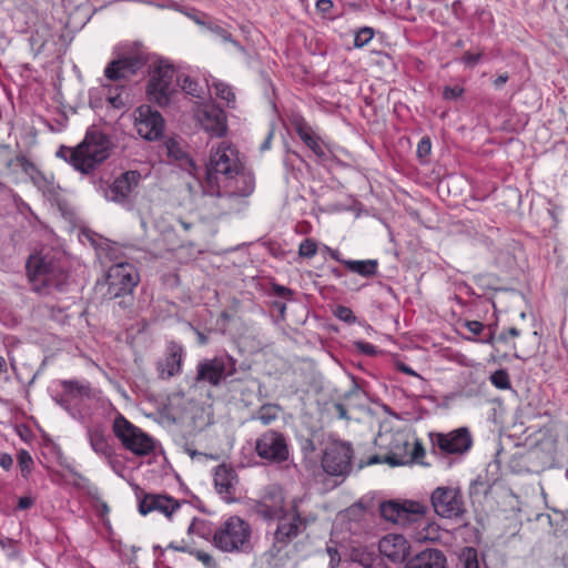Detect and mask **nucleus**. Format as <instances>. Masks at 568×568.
I'll return each instance as SVG.
<instances>
[{
	"instance_id": "obj_60",
	"label": "nucleus",
	"mask_w": 568,
	"mask_h": 568,
	"mask_svg": "<svg viewBox=\"0 0 568 568\" xmlns=\"http://www.w3.org/2000/svg\"><path fill=\"white\" fill-rule=\"evenodd\" d=\"M34 504V499L29 496L20 497L18 500V508L21 510L29 509Z\"/></svg>"
},
{
	"instance_id": "obj_1",
	"label": "nucleus",
	"mask_w": 568,
	"mask_h": 568,
	"mask_svg": "<svg viewBox=\"0 0 568 568\" xmlns=\"http://www.w3.org/2000/svg\"><path fill=\"white\" fill-rule=\"evenodd\" d=\"M206 191L229 192L226 200L234 202L237 197L251 195L255 189L254 176L251 173L240 171V164L231 150V144L226 148H217L211 153L210 161L205 166Z\"/></svg>"
},
{
	"instance_id": "obj_35",
	"label": "nucleus",
	"mask_w": 568,
	"mask_h": 568,
	"mask_svg": "<svg viewBox=\"0 0 568 568\" xmlns=\"http://www.w3.org/2000/svg\"><path fill=\"white\" fill-rule=\"evenodd\" d=\"M210 87L214 88L215 95L225 101L227 108H235L236 97L232 87L223 81L213 80Z\"/></svg>"
},
{
	"instance_id": "obj_59",
	"label": "nucleus",
	"mask_w": 568,
	"mask_h": 568,
	"mask_svg": "<svg viewBox=\"0 0 568 568\" xmlns=\"http://www.w3.org/2000/svg\"><path fill=\"white\" fill-rule=\"evenodd\" d=\"M465 568H479L476 551L474 549L468 550V556L465 560Z\"/></svg>"
},
{
	"instance_id": "obj_51",
	"label": "nucleus",
	"mask_w": 568,
	"mask_h": 568,
	"mask_svg": "<svg viewBox=\"0 0 568 568\" xmlns=\"http://www.w3.org/2000/svg\"><path fill=\"white\" fill-rule=\"evenodd\" d=\"M463 325L474 336L480 335L485 331V325L481 322H478V321H466Z\"/></svg>"
},
{
	"instance_id": "obj_58",
	"label": "nucleus",
	"mask_w": 568,
	"mask_h": 568,
	"mask_svg": "<svg viewBox=\"0 0 568 568\" xmlns=\"http://www.w3.org/2000/svg\"><path fill=\"white\" fill-rule=\"evenodd\" d=\"M334 414L341 418V419H349V416L347 415V408L345 404L343 403H335L333 405Z\"/></svg>"
},
{
	"instance_id": "obj_19",
	"label": "nucleus",
	"mask_w": 568,
	"mask_h": 568,
	"mask_svg": "<svg viewBox=\"0 0 568 568\" xmlns=\"http://www.w3.org/2000/svg\"><path fill=\"white\" fill-rule=\"evenodd\" d=\"M379 552L393 562H403L409 555V545L402 535H386L378 542Z\"/></svg>"
},
{
	"instance_id": "obj_26",
	"label": "nucleus",
	"mask_w": 568,
	"mask_h": 568,
	"mask_svg": "<svg viewBox=\"0 0 568 568\" xmlns=\"http://www.w3.org/2000/svg\"><path fill=\"white\" fill-rule=\"evenodd\" d=\"M200 27L210 31L223 42L232 43L236 49L243 50L242 45L232 37V34L217 21L206 18L204 13L190 16Z\"/></svg>"
},
{
	"instance_id": "obj_48",
	"label": "nucleus",
	"mask_w": 568,
	"mask_h": 568,
	"mask_svg": "<svg viewBox=\"0 0 568 568\" xmlns=\"http://www.w3.org/2000/svg\"><path fill=\"white\" fill-rule=\"evenodd\" d=\"M484 54V51L480 50L478 51L477 53H473L470 51H466L462 58V61L464 64H466L467 67H475L479 63L481 57Z\"/></svg>"
},
{
	"instance_id": "obj_14",
	"label": "nucleus",
	"mask_w": 568,
	"mask_h": 568,
	"mask_svg": "<svg viewBox=\"0 0 568 568\" xmlns=\"http://www.w3.org/2000/svg\"><path fill=\"white\" fill-rule=\"evenodd\" d=\"M353 450L349 444L335 442L327 446L322 457V467L331 476L346 477L352 469Z\"/></svg>"
},
{
	"instance_id": "obj_17",
	"label": "nucleus",
	"mask_w": 568,
	"mask_h": 568,
	"mask_svg": "<svg viewBox=\"0 0 568 568\" xmlns=\"http://www.w3.org/2000/svg\"><path fill=\"white\" fill-rule=\"evenodd\" d=\"M196 118L211 139H221L227 132L225 112L216 104L209 103L199 108Z\"/></svg>"
},
{
	"instance_id": "obj_6",
	"label": "nucleus",
	"mask_w": 568,
	"mask_h": 568,
	"mask_svg": "<svg viewBox=\"0 0 568 568\" xmlns=\"http://www.w3.org/2000/svg\"><path fill=\"white\" fill-rule=\"evenodd\" d=\"M175 70L168 61L159 60L153 63L146 85L149 101L165 106L176 91L174 84Z\"/></svg>"
},
{
	"instance_id": "obj_52",
	"label": "nucleus",
	"mask_w": 568,
	"mask_h": 568,
	"mask_svg": "<svg viewBox=\"0 0 568 568\" xmlns=\"http://www.w3.org/2000/svg\"><path fill=\"white\" fill-rule=\"evenodd\" d=\"M432 144H417L416 154L422 163H428Z\"/></svg>"
},
{
	"instance_id": "obj_56",
	"label": "nucleus",
	"mask_w": 568,
	"mask_h": 568,
	"mask_svg": "<svg viewBox=\"0 0 568 568\" xmlns=\"http://www.w3.org/2000/svg\"><path fill=\"white\" fill-rule=\"evenodd\" d=\"M116 298H119L118 305L122 310L130 308L133 305V293L121 294Z\"/></svg>"
},
{
	"instance_id": "obj_2",
	"label": "nucleus",
	"mask_w": 568,
	"mask_h": 568,
	"mask_svg": "<svg viewBox=\"0 0 568 568\" xmlns=\"http://www.w3.org/2000/svg\"><path fill=\"white\" fill-rule=\"evenodd\" d=\"M26 268L32 291L38 294L49 295L53 292L67 291L69 275L51 252L30 255Z\"/></svg>"
},
{
	"instance_id": "obj_7",
	"label": "nucleus",
	"mask_w": 568,
	"mask_h": 568,
	"mask_svg": "<svg viewBox=\"0 0 568 568\" xmlns=\"http://www.w3.org/2000/svg\"><path fill=\"white\" fill-rule=\"evenodd\" d=\"M112 429L122 446L136 456L150 455L155 449V440L121 414L114 418Z\"/></svg>"
},
{
	"instance_id": "obj_50",
	"label": "nucleus",
	"mask_w": 568,
	"mask_h": 568,
	"mask_svg": "<svg viewBox=\"0 0 568 568\" xmlns=\"http://www.w3.org/2000/svg\"><path fill=\"white\" fill-rule=\"evenodd\" d=\"M281 509H283L282 506L270 507L266 504H263L261 506V514L263 515L264 518H267V519L276 518L277 519V517L281 515Z\"/></svg>"
},
{
	"instance_id": "obj_47",
	"label": "nucleus",
	"mask_w": 568,
	"mask_h": 568,
	"mask_svg": "<svg viewBox=\"0 0 568 568\" xmlns=\"http://www.w3.org/2000/svg\"><path fill=\"white\" fill-rule=\"evenodd\" d=\"M382 462L387 463L390 466H398L403 464V462L396 458L395 455H387L384 459H382L378 455H374L368 459L366 465L379 464Z\"/></svg>"
},
{
	"instance_id": "obj_44",
	"label": "nucleus",
	"mask_w": 568,
	"mask_h": 568,
	"mask_svg": "<svg viewBox=\"0 0 568 568\" xmlns=\"http://www.w3.org/2000/svg\"><path fill=\"white\" fill-rule=\"evenodd\" d=\"M189 554L194 556L206 568H217V562L212 555L199 549L189 550Z\"/></svg>"
},
{
	"instance_id": "obj_5",
	"label": "nucleus",
	"mask_w": 568,
	"mask_h": 568,
	"mask_svg": "<svg viewBox=\"0 0 568 568\" xmlns=\"http://www.w3.org/2000/svg\"><path fill=\"white\" fill-rule=\"evenodd\" d=\"M57 155L69 162L75 170L88 174L104 162L110 153L105 144H75V146L62 144Z\"/></svg>"
},
{
	"instance_id": "obj_63",
	"label": "nucleus",
	"mask_w": 568,
	"mask_h": 568,
	"mask_svg": "<svg viewBox=\"0 0 568 568\" xmlns=\"http://www.w3.org/2000/svg\"><path fill=\"white\" fill-rule=\"evenodd\" d=\"M495 333L491 328H489L488 333L484 334L483 337L479 339L481 343L490 344L493 345L495 342Z\"/></svg>"
},
{
	"instance_id": "obj_32",
	"label": "nucleus",
	"mask_w": 568,
	"mask_h": 568,
	"mask_svg": "<svg viewBox=\"0 0 568 568\" xmlns=\"http://www.w3.org/2000/svg\"><path fill=\"white\" fill-rule=\"evenodd\" d=\"M343 264L354 273H357L364 277H372L377 273L378 263L376 260L365 261H343Z\"/></svg>"
},
{
	"instance_id": "obj_3",
	"label": "nucleus",
	"mask_w": 568,
	"mask_h": 568,
	"mask_svg": "<svg viewBox=\"0 0 568 568\" xmlns=\"http://www.w3.org/2000/svg\"><path fill=\"white\" fill-rule=\"evenodd\" d=\"M211 542L229 554H250L253 550L252 527L239 516H231L215 528Z\"/></svg>"
},
{
	"instance_id": "obj_40",
	"label": "nucleus",
	"mask_w": 568,
	"mask_h": 568,
	"mask_svg": "<svg viewBox=\"0 0 568 568\" xmlns=\"http://www.w3.org/2000/svg\"><path fill=\"white\" fill-rule=\"evenodd\" d=\"M491 384L499 389L510 388L509 375L505 369H498L490 375Z\"/></svg>"
},
{
	"instance_id": "obj_31",
	"label": "nucleus",
	"mask_w": 568,
	"mask_h": 568,
	"mask_svg": "<svg viewBox=\"0 0 568 568\" xmlns=\"http://www.w3.org/2000/svg\"><path fill=\"white\" fill-rule=\"evenodd\" d=\"M90 445L92 449L104 457L112 455V448L108 443L104 432L100 427L92 428L88 432Z\"/></svg>"
},
{
	"instance_id": "obj_11",
	"label": "nucleus",
	"mask_w": 568,
	"mask_h": 568,
	"mask_svg": "<svg viewBox=\"0 0 568 568\" xmlns=\"http://www.w3.org/2000/svg\"><path fill=\"white\" fill-rule=\"evenodd\" d=\"M432 507L436 515L446 519H458L467 511L463 493L458 487L439 486L430 495Z\"/></svg>"
},
{
	"instance_id": "obj_13",
	"label": "nucleus",
	"mask_w": 568,
	"mask_h": 568,
	"mask_svg": "<svg viewBox=\"0 0 568 568\" xmlns=\"http://www.w3.org/2000/svg\"><path fill=\"white\" fill-rule=\"evenodd\" d=\"M254 450L261 459L274 464L286 462L290 457L285 436L273 429H268L257 437Z\"/></svg>"
},
{
	"instance_id": "obj_30",
	"label": "nucleus",
	"mask_w": 568,
	"mask_h": 568,
	"mask_svg": "<svg viewBox=\"0 0 568 568\" xmlns=\"http://www.w3.org/2000/svg\"><path fill=\"white\" fill-rule=\"evenodd\" d=\"M102 88L105 91V104L108 109L115 111H122L128 105V94L124 95L126 90H114V87L110 83H102Z\"/></svg>"
},
{
	"instance_id": "obj_33",
	"label": "nucleus",
	"mask_w": 568,
	"mask_h": 568,
	"mask_svg": "<svg viewBox=\"0 0 568 568\" xmlns=\"http://www.w3.org/2000/svg\"><path fill=\"white\" fill-rule=\"evenodd\" d=\"M10 166L20 168L26 174H28L34 182L43 179L41 172L38 170L36 164L27 158L24 154L17 155L9 162Z\"/></svg>"
},
{
	"instance_id": "obj_42",
	"label": "nucleus",
	"mask_w": 568,
	"mask_h": 568,
	"mask_svg": "<svg viewBox=\"0 0 568 568\" xmlns=\"http://www.w3.org/2000/svg\"><path fill=\"white\" fill-rule=\"evenodd\" d=\"M82 142H110L108 134L99 130L95 125L88 129Z\"/></svg>"
},
{
	"instance_id": "obj_55",
	"label": "nucleus",
	"mask_w": 568,
	"mask_h": 568,
	"mask_svg": "<svg viewBox=\"0 0 568 568\" xmlns=\"http://www.w3.org/2000/svg\"><path fill=\"white\" fill-rule=\"evenodd\" d=\"M272 290L276 296L282 297V298L290 300L291 296L293 295V292L291 288L285 287L280 284H273Z\"/></svg>"
},
{
	"instance_id": "obj_28",
	"label": "nucleus",
	"mask_w": 568,
	"mask_h": 568,
	"mask_svg": "<svg viewBox=\"0 0 568 568\" xmlns=\"http://www.w3.org/2000/svg\"><path fill=\"white\" fill-rule=\"evenodd\" d=\"M204 193L209 194L211 196H216L215 205L220 210V212L217 213L219 216L231 214V213H234V212H239L241 210V207H242V204H243L242 199L237 197L236 201H234V202L230 201L229 202L226 200V197L229 196V192H224L223 189H221V193L220 192H207L206 191V183H205L204 184ZM232 194H230V196Z\"/></svg>"
},
{
	"instance_id": "obj_15",
	"label": "nucleus",
	"mask_w": 568,
	"mask_h": 568,
	"mask_svg": "<svg viewBox=\"0 0 568 568\" xmlns=\"http://www.w3.org/2000/svg\"><path fill=\"white\" fill-rule=\"evenodd\" d=\"M140 180V172L134 170L126 171L103 190L104 197L122 206L130 207L132 204V193L138 187Z\"/></svg>"
},
{
	"instance_id": "obj_9",
	"label": "nucleus",
	"mask_w": 568,
	"mask_h": 568,
	"mask_svg": "<svg viewBox=\"0 0 568 568\" xmlns=\"http://www.w3.org/2000/svg\"><path fill=\"white\" fill-rule=\"evenodd\" d=\"M146 60L144 54L134 52L110 61L104 69V82L114 90H126V83L143 68Z\"/></svg>"
},
{
	"instance_id": "obj_29",
	"label": "nucleus",
	"mask_w": 568,
	"mask_h": 568,
	"mask_svg": "<svg viewBox=\"0 0 568 568\" xmlns=\"http://www.w3.org/2000/svg\"><path fill=\"white\" fill-rule=\"evenodd\" d=\"M282 413V407L275 403H264L251 416L252 420H258L263 426H268L276 422Z\"/></svg>"
},
{
	"instance_id": "obj_18",
	"label": "nucleus",
	"mask_w": 568,
	"mask_h": 568,
	"mask_svg": "<svg viewBox=\"0 0 568 568\" xmlns=\"http://www.w3.org/2000/svg\"><path fill=\"white\" fill-rule=\"evenodd\" d=\"M262 384L254 377L233 378L227 383L229 392L237 394L240 400L246 406H252L254 399L260 402L265 397L262 394Z\"/></svg>"
},
{
	"instance_id": "obj_41",
	"label": "nucleus",
	"mask_w": 568,
	"mask_h": 568,
	"mask_svg": "<svg viewBox=\"0 0 568 568\" xmlns=\"http://www.w3.org/2000/svg\"><path fill=\"white\" fill-rule=\"evenodd\" d=\"M18 464L21 469V474L24 478L31 473V467L33 465V459L29 452L22 449L18 454Z\"/></svg>"
},
{
	"instance_id": "obj_36",
	"label": "nucleus",
	"mask_w": 568,
	"mask_h": 568,
	"mask_svg": "<svg viewBox=\"0 0 568 568\" xmlns=\"http://www.w3.org/2000/svg\"><path fill=\"white\" fill-rule=\"evenodd\" d=\"M61 386L65 395H68L71 398H78L90 395L89 385L81 383L79 381H62Z\"/></svg>"
},
{
	"instance_id": "obj_12",
	"label": "nucleus",
	"mask_w": 568,
	"mask_h": 568,
	"mask_svg": "<svg viewBox=\"0 0 568 568\" xmlns=\"http://www.w3.org/2000/svg\"><path fill=\"white\" fill-rule=\"evenodd\" d=\"M140 282V275L134 265L119 262L112 265L106 274V292L109 300H116L121 294L133 293Z\"/></svg>"
},
{
	"instance_id": "obj_45",
	"label": "nucleus",
	"mask_w": 568,
	"mask_h": 568,
	"mask_svg": "<svg viewBox=\"0 0 568 568\" xmlns=\"http://www.w3.org/2000/svg\"><path fill=\"white\" fill-rule=\"evenodd\" d=\"M334 315L338 320H341L345 323H348V324H353L356 322V317H355L353 311L347 306L338 305L336 307V310L334 311Z\"/></svg>"
},
{
	"instance_id": "obj_16",
	"label": "nucleus",
	"mask_w": 568,
	"mask_h": 568,
	"mask_svg": "<svg viewBox=\"0 0 568 568\" xmlns=\"http://www.w3.org/2000/svg\"><path fill=\"white\" fill-rule=\"evenodd\" d=\"M134 126L142 139L154 141L163 134L164 119L159 111L144 104L135 111Z\"/></svg>"
},
{
	"instance_id": "obj_8",
	"label": "nucleus",
	"mask_w": 568,
	"mask_h": 568,
	"mask_svg": "<svg viewBox=\"0 0 568 568\" xmlns=\"http://www.w3.org/2000/svg\"><path fill=\"white\" fill-rule=\"evenodd\" d=\"M236 372V361L230 355L214 356L199 362L195 384L219 387Z\"/></svg>"
},
{
	"instance_id": "obj_22",
	"label": "nucleus",
	"mask_w": 568,
	"mask_h": 568,
	"mask_svg": "<svg viewBox=\"0 0 568 568\" xmlns=\"http://www.w3.org/2000/svg\"><path fill=\"white\" fill-rule=\"evenodd\" d=\"M179 507L180 505L176 500L163 495H145L139 503V511L141 515L159 510L165 516L171 517Z\"/></svg>"
},
{
	"instance_id": "obj_57",
	"label": "nucleus",
	"mask_w": 568,
	"mask_h": 568,
	"mask_svg": "<svg viewBox=\"0 0 568 568\" xmlns=\"http://www.w3.org/2000/svg\"><path fill=\"white\" fill-rule=\"evenodd\" d=\"M316 9L323 16H328L333 9V1L332 0H317Z\"/></svg>"
},
{
	"instance_id": "obj_37",
	"label": "nucleus",
	"mask_w": 568,
	"mask_h": 568,
	"mask_svg": "<svg viewBox=\"0 0 568 568\" xmlns=\"http://www.w3.org/2000/svg\"><path fill=\"white\" fill-rule=\"evenodd\" d=\"M308 156H314L320 163H326L332 154L328 144H300Z\"/></svg>"
},
{
	"instance_id": "obj_27",
	"label": "nucleus",
	"mask_w": 568,
	"mask_h": 568,
	"mask_svg": "<svg viewBox=\"0 0 568 568\" xmlns=\"http://www.w3.org/2000/svg\"><path fill=\"white\" fill-rule=\"evenodd\" d=\"M290 128L298 135L302 142H317L322 140L317 129L313 128L300 114H293L290 120Z\"/></svg>"
},
{
	"instance_id": "obj_46",
	"label": "nucleus",
	"mask_w": 568,
	"mask_h": 568,
	"mask_svg": "<svg viewBox=\"0 0 568 568\" xmlns=\"http://www.w3.org/2000/svg\"><path fill=\"white\" fill-rule=\"evenodd\" d=\"M464 88L460 85H446L443 89V98L447 101H456L464 94Z\"/></svg>"
},
{
	"instance_id": "obj_62",
	"label": "nucleus",
	"mask_w": 568,
	"mask_h": 568,
	"mask_svg": "<svg viewBox=\"0 0 568 568\" xmlns=\"http://www.w3.org/2000/svg\"><path fill=\"white\" fill-rule=\"evenodd\" d=\"M12 464H13V459H12V457L9 454H1V456H0V466L3 469H6V470L10 469Z\"/></svg>"
},
{
	"instance_id": "obj_10",
	"label": "nucleus",
	"mask_w": 568,
	"mask_h": 568,
	"mask_svg": "<svg viewBox=\"0 0 568 568\" xmlns=\"http://www.w3.org/2000/svg\"><path fill=\"white\" fill-rule=\"evenodd\" d=\"M434 454L446 457L464 455L473 446V437L467 427H459L448 433H430Z\"/></svg>"
},
{
	"instance_id": "obj_64",
	"label": "nucleus",
	"mask_w": 568,
	"mask_h": 568,
	"mask_svg": "<svg viewBox=\"0 0 568 568\" xmlns=\"http://www.w3.org/2000/svg\"><path fill=\"white\" fill-rule=\"evenodd\" d=\"M507 81H508V74L503 73L494 80V85L496 89H500Z\"/></svg>"
},
{
	"instance_id": "obj_49",
	"label": "nucleus",
	"mask_w": 568,
	"mask_h": 568,
	"mask_svg": "<svg viewBox=\"0 0 568 568\" xmlns=\"http://www.w3.org/2000/svg\"><path fill=\"white\" fill-rule=\"evenodd\" d=\"M197 87V83L189 77H185L182 80L181 88L186 94H190L192 97H199Z\"/></svg>"
},
{
	"instance_id": "obj_23",
	"label": "nucleus",
	"mask_w": 568,
	"mask_h": 568,
	"mask_svg": "<svg viewBox=\"0 0 568 568\" xmlns=\"http://www.w3.org/2000/svg\"><path fill=\"white\" fill-rule=\"evenodd\" d=\"M405 568H447L446 557L438 549H426L409 559Z\"/></svg>"
},
{
	"instance_id": "obj_21",
	"label": "nucleus",
	"mask_w": 568,
	"mask_h": 568,
	"mask_svg": "<svg viewBox=\"0 0 568 568\" xmlns=\"http://www.w3.org/2000/svg\"><path fill=\"white\" fill-rule=\"evenodd\" d=\"M183 347L176 342H170L166 347L165 358L158 363V371L162 378L173 377L181 372Z\"/></svg>"
},
{
	"instance_id": "obj_39",
	"label": "nucleus",
	"mask_w": 568,
	"mask_h": 568,
	"mask_svg": "<svg viewBox=\"0 0 568 568\" xmlns=\"http://www.w3.org/2000/svg\"><path fill=\"white\" fill-rule=\"evenodd\" d=\"M374 37V30L369 27H363L355 32L354 47H365Z\"/></svg>"
},
{
	"instance_id": "obj_61",
	"label": "nucleus",
	"mask_w": 568,
	"mask_h": 568,
	"mask_svg": "<svg viewBox=\"0 0 568 568\" xmlns=\"http://www.w3.org/2000/svg\"><path fill=\"white\" fill-rule=\"evenodd\" d=\"M424 455H425V448L423 447V445L419 442H416L414 444V448H413V452H412L413 459L414 460H418Z\"/></svg>"
},
{
	"instance_id": "obj_24",
	"label": "nucleus",
	"mask_w": 568,
	"mask_h": 568,
	"mask_svg": "<svg viewBox=\"0 0 568 568\" xmlns=\"http://www.w3.org/2000/svg\"><path fill=\"white\" fill-rule=\"evenodd\" d=\"M234 479L235 475L232 468L225 465H220L216 467L214 473V485L216 491L225 501L233 500V495L235 491Z\"/></svg>"
},
{
	"instance_id": "obj_20",
	"label": "nucleus",
	"mask_w": 568,
	"mask_h": 568,
	"mask_svg": "<svg viewBox=\"0 0 568 568\" xmlns=\"http://www.w3.org/2000/svg\"><path fill=\"white\" fill-rule=\"evenodd\" d=\"M159 156L162 162L176 163L182 170L193 173L195 163L181 144H159Z\"/></svg>"
},
{
	"instance_id": "obj_4",
	"label": "nucleus",
	"mask_w": 568,
	"mask_h": 568,
	"mask_svg": "<svg viewBox=\"0 0 568 568\" xmlns=\"http://www.w3.org/2000/svg\"><path fill=\"white\" fill-rule=\"evenodd\" d=\"M298 498H294L286 509H281L277 517V527L274 531V541L271 551L280 552L286 548L294 539L303 535L306 529L317 520L313 513L304 514L300 510Z\"/></svg>"
},
{
	"instance_id": "obj_38",
	"label": "nucleus",
	"mask_w": 568,
	"mask_h": 568,
	"mask_svg": "<svg viewBox=\"0 0 568 568\" xmlns=\"http://www.w3.org/2000/svg\"><path fill=\"white\" fill-rule=\"evenodd\" d=\"M352 560L358 562L364 568H381V559L378 557H374L361 550H354L352 552Z\"/></svg>"
},
{
	"instance_id": "obj_34",
	"label": "nucleus",
	"mask_w": 568,
	"mask_h": 568,
	"mask_svg": "<svg viewBox=\"0 0 568 568\" xmlns=\"http://www.w3.org/2000/svg\"><path fill=\"white\" fill-rule=\"evenodd\" d=\"M138 246L134 244H124L119 245L118 243L108 244L105 247V254L108 258L112 262L119 263L121 262L122 256H132V253L138 251Z\"/></svg>"
},
{
	"instance_id": "obj_53",
	"label": "nucleus",
	"mask_w": 568,
	"mask_h": 568,
	"mask_svg": "<svg viewBox=\"0 0 568 568\" xmlns=\"http://www.w3.org/2000/svg\"><path fill=\"white\" fill-rule=\"evenodd\" d=\"M326 554L329 558L328 568H337L341 562V555L338 550L334 547H327Z\"/></svg>"
},
{
	"instance_id": "obj_43",
	"label": "nucleus",
	"mask_w": 568,
	"mask_h": 568,
	"mask_svg": "<svg viewBox=\"0 0 568 568\" xmlns=\"http://www.w3.org/2000/svg\"><path fill=\"white\" fill-rule=\"evenodd\" d=\"M316 252H317V245H316V242L312 239H305L300 244L298 254L302 257L311 258V257L315 256Z\"/></svg>"
},
{
	"instance_id": "obj_54",
	"label": "nucleus",
	"mask_w": 568,
	"mask_h": 568,
	"mask_svg": "<svg viewBox=\"0 0 568 568\" xmlns=\"http://www.w3.org/2000/svg\"><path fill=\"white\" fill-rule=\"evenodd\" d=\"M356 348L361 353H363L365 355H369V356L376 355L378 353L376 347L373 344L367 343V342H356Z\"/></svg>"
},
{
	"instance_id": "obj_25",
	"label": "nucleus",
	"mask_w": 568,
	"mask_h": 568,
	"mask_svg": "<svg viewBox=\"0 0 568 568\" xmlns=\"http://www.w3.org/2000/svg\"><path fill=\"white\" fill-rule=\"evenodd\" d=\"M381 516L392 523H398L402 519L407 518L408 513L413 514H425V507L422 505H412L410 509L405 508L396 501H384L379 506Z\"/></svg>"
}]
</instances>
